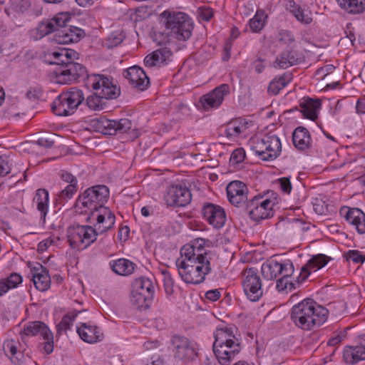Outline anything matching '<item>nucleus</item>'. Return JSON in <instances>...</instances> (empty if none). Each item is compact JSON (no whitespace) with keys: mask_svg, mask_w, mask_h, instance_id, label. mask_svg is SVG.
<instances>
[{"mask_svg":"<svg viewBox=\"0 0 365 365\" xmlns=\"http://www.w3.org/2000/svg\"><path fill=\"white\" fill-rule=\"evenodd\" d=\"M206 240L198 238L180 249V256L176 259L178 274L187 284L203 282L211 272L210 257L205 249Z\"/></svg>","mask_w":365,"mask_h":365,"instance_id":"1","label":"nucleus"},{"mask_svg":"<svg viewBox=\"0 0 365 365\" xmlns=\"http://www.w3.org/2000/svg\"><path fill=\"white\" fill-rule=\"evenodd\" d=\"M327 317L328 310L310 299L294 305L291 312V319L294 324L305 330L321 326L327 321Z\"/></svg>","mask_w":365,"mask_h":365,"instance_id":"2","label":"nucleus"},{"mask_svg":"<svg viewBox=\"0 0 365 365\" xmlns=\"http://www.w3.org/2000/svg\"><path fill=\"white\" fill-rule=\"evenodd\" d=\"M54 58L53 64L59 67L55 71L56 82L60 84H68L86 73L84 66L73 60L78 58V53L72 49H61L51 53Z\"/></svg>","mask_w":365,"mask_h":365,"instance_id":"3","label":"nucleus"},{"mask_svg":"<svg viewBox=\"0 0 365 365\" xmlns=\"http://www.w3.org/2000/svg\"><path fill=\"white\" fill-rule=\"evenodd\" d=\"M86 85L92 88L95 93L86 98V105L89 109L98 111L103 108L102 99H114L119 95V88L108 77L93 74L88 77Z\"/></svg>","mask_w":365,"mask_h":365,"instance_id":"4","label":"nucleus"},{"mask_svg":"<svg viewBox=\"0 0 365 365\" xmlns=\"http://www.w3.org/2000/svg\"><path fill=\"white\" fill-rule=\"evenodd\" d=\"M109 197V190L106 185H96L86 190L76 203L77 212L92 217L94 212L106 208L104 204Z\"/></svg>","mask_w":365,"mask_h":365,"instance_id":"5","label":"nucleus"},{"mask_svg":"<svg viewBox=\"0 0 365 365\" xmlns=\"http://www.w3.org/2000/svg\"><path fill=\"white\" fill-rule=\"evenodd\" d=\"M161 16L165 18L164 24L170 31V38L178 41H186L191 36L193 26L191 19L186 14L164 11Z\"/></svg>","mask_w":365,"mask_h":365,"instance_id":"6","label":"nucleus"},{"mask_svg":"<svg viewBox=\"0 0 365 365\" xmlns=\"http://www.w3.org/2000/svg\"><path fill=\"white\" fill-rule=\"evenodd\" d=\"M84 98L81 90L71 88L68 91L61 93L53 102L51 108L56 115L68 116L74 113Z\"/></svg>","mask_w":365,"mask_h":365,"instance_id":"7","label":"nucleus"},{"mask_svg":"<svg viewBox=\"0 0 365 365\" xmlns=\"http://www.w3.org/2000/svg\"><path fill=\"white\" fill-rule=\"evenodd\" d=\"M98 232L88 225H73L67 230V237L73 249L81 250L87 248L96 240Z\"/></svg>","mask_w":365,"mask_h":365,"instance_id":"8","label":"nucleus"},{"mask_svg":"<svg viewBox=\"0 0 365 365\" xmlns=\"http://www.w3.org/2000/svg\"><path fill=\"white\" fill-rule=\"evenodd\" d=\"M172 351L175 358L185 362L194 360L197 356L196 342L182 336H173L171 339Z\"/></svg>","mask_w":365,"mask_h":365,"instance_id":"9","label":"nucleus"},{"mask_svg":"<svg viewBox=\"0 0 365 365\" xmlns=\"http://www.w3.org/2000/svg\"><path fill=\"white\" fill-rule=\"evenodd\" d=\"M274 205V200H263L261 197L254 196L247 200L245 209L253 220L259 221L273 215Z\"/></svg>","mask_w":365,"mask_h":365,"instance_id":"10","label":"nucleus"},{"mask_svg":"<svg viewBox=\"0 0 365 365\" xmlns=\"http://www.w3.org/2000/svg\"><path fill=\"white\" fill-rule=\"evenodd\" d=\"M243 291L252 302L258 301L263 294L262 284L260 277L254 268L244 270L242 272Z\"/></svg>","mask_w":365,"mask_h":365,"instance_id":"11","label":"nucleus"},{"mask_svg":"<svg viewBox=\"0 0 365 365\" xmlns=\"http://www.w3.org/2000/svg\"><path fill=\"white\" fill-rule=\"evenodd\" d=\"M70 20L67 13H59L53 18L41 21L38 26L31 31L32 36L36 39H41L52 32H56L65 26Z\"/></svg>","mask_w":365,"mask_h":365,"instance_id":"12","label":"nucleus"},{"mask_svg":"<svg viewBox=\"0 0 365 365\" xmlns=\"http://www.w3.org/2000/svg\"><path fill=\"white\" fill-rule=\"evenodd\" d=\"M294 272V265L290 260L277 262L274 259H270L264 262L261 267L262 276L268 280L275 279L281 274L292 276Z\"/></svg>","mask_w":365,"mask_h":365,"instance_id":"13","label":"nucleus"},{"mask_svg":"<svg viewBox=\"0 0 365 365\" xmlns=\"http://www.w3.org/2000/svg\"><path fill=\"white\" fill-rule=\"evenodd\" d=\"M190 190L181 185H173L168 187L164 200L168 206L184 207L191 202Z\"/></svg>","mask_w":365,"mask_h":365,"instance_id":"14","label":"nucleus"},{"mask_svg":"<svg viewBox=\"0 0 365 365\" xmlns=\"http://www.w3.org/2000/svg\"><path fill=\"white\" fill-rule=\"evenodd\" d=\"M230 93L228 84H221L208 93L202 96L200 99L202 108L205 110L217 108L222 103L225 96Z\"/></svg>","mask_w":365,"mask_h":365,"instance_id":"15","label":"nucleus"},{"mask_svg":"<svg viewBox=\"0 0 365 365\" xmlns=\"http://www.w3.org/2000/svg\"><path fill=\"white\" fill-rule=\"evenodd\" d=\"M96 126L105 135H115L118 132H127L131 128L132 123L128 118L115 120L101 117L97 120Z\"/></svg>","mask_w":365,"mask_h":365,"instance_id":"16","label":"nucleus"},{"mask_svg":"<svg viewBox=\"0 0 365 365\" xmlns=\"http://www.w3.org/2000/svg\"><path fill=\"white\" fill-rule=\"evenodd\" d=\"M202 214L204 219L216 229L222 227L227 220L224 209L220 205L210 202L204 205Z\"/></svg>","mask_w":365,"mask_h":365,"instance_id":"17","label":"nucleus"},{"mask_svg":"<svg viewBox=\"0 0 365 365\" xmlns=\"http://www.w3.org/2000/svg\"><path fill=\"white\" fill-rule=\"evenodd\" d=\"M88 219L96 221L94 226L98 235L103 234L111 229L115 222V217L108 207L101 208L94 212L92 217H88Z\"/></svg>","mask_w":365,"mask_h":365,"instance_id":"18","label":"nucleus"},{"mask_svg":"<svg viewBox=\"0 0 365 365\" xmlns=\"http://www.w3.org/2000/svg\"><path fill=\"white\" fill-rule=\"evenodd\" d=\"M228 200L232 205L239 207L244 205L248 199V189L245 183L241 181H232L230 182L226 188Z\"/></svg>","mask_w":365,"mask_h":365,"instance_id":"19","label":"nucleus"},{"mask_svg":"<svg viewBox=\"0 0 365 365\" xmlns=\"http://www.w3.org/2000/svg\"><path fill=\"white\" fill-rule=\"evenodd\" d=\"M340 215L347 222L353 225L359 234L365 233V214L359 208L342 207Z\"/></svg>","mask_w":365,"mask_h":365,"instance_id":"20","label":"nucleus"},{"mask_svg":"<svg viewBox=\"0 0 365 365\" xmlns=\"http://www.w3.org/2000/svg\"><path fill=\"white\" fill-rule=\"evenodd\" d=\"M124 76L130 85L139 91H145L150 85V79L145 71L138 66H133L124 72Z\"/></svg>","mask_w":365,"mask_h":365,"instance_id":"21","label":"nucleus"},{"mask_svg":"<svg viewBox=\"0 0 365 365\" xmlns=\"http://www.w3.org/2000/svg\"><path fill=\"white\" fill-rule=\"evenodd\" d=\"M84 36V31L76 26L66 27V24L58 29L55 34V41L58 44L78 42Z\"/></svg>","mask_w":365,"mask_h":365,"instance_id":"22","label":"nucleus"},{"mask_svg":"<svg viewBox=\"0 0 365 365\" xmlns=\"http://www.w3.org/2000/svg\"><path fill=\"white\" fill-rule=\"evenodd\" d=\"M240 344H220L213 345V351L221 365H229L240 351Z\"/></svg>","mask_w":365,"mask_h":365,"instance_id":"23","label":"nucleus"},{"mask_svg":"<svg viewBox=\"0 0 365 365\" xmlns=\"http://www.w3.org/2000/svg\"><path fill=\"white\" fill-rule=\"evenodd\" d=\"M4 349L6 355L14 365H24L26 361V356L24 354V349L19 341L8 340L4 344Z\"/></svg>","mask_w":365,"mask_h":365,"instance_id":"24","label":"nucleus"},{"mask_svg":"<svg viewBox=\"0 0 365 365\" xmlns=\"http://www.w3.org/2000/svg\"><path fill=\"white\" fill-rule=\"evenodd\" d=\"M236 328L232 326H222L217 328L215 334V341L213 345L228 344L233 346L240 344V340L236 337Z\"/></svg>","mask_w":365,"mask_h":365,"instance_id":"25","label":"nucleus"},{"mask_svg":"<svg viewBox=\"0 0 365 365\" xmlns=\"http://www.w3.org/2000/svg\"><path fill=\"white\" fill-rule=\"evenodd\" d=\"M32 281L35 287L41 291L45 292L51 286V278L48 271L40 264H37L31 268Z\"/></svg>","mask_w":365,"mask_h":365,"instance_id":"26","label":"nucleus"},{"mask_svg":"<svg viewBox=\"0 0 365 365\" xmlns=\"http://www.w3.org/2000/svg\"><path fill=\"white\" fill-rule=\"evenodd\" d=\"M77 332L82 340L89 344L96 343L103 338V334L98 327L87 323H81L77 328Z\"/></svg>","mask_w":365,"mask_h":365,"instance_id":"27","label":"nucleus"},{"mask_svg":"<svg viewBox=\"0 0 365 365\" xmlns=\"http://www.w3.org/2000/svg\"><path fill=\"white\" fill-rule=\"evenodd\" d=\"M173 53L167 47L160 48L145 56L144 63L146 67L160 66L170 60Z\"/></svg>","mask_w":365,"mask_h":365,"instance_id":"28","label":"nucleus"},{"mask_svg":"<svg viewBox=\"0 0 365 365\" xmlns=\"http://www.w3.org/2000/svg\"><path fill=\"white\" fill-rule=\"evenodd\" d=\"M252 125V122L245 118L232 120L227 124L225 135L230 139L239 137Z\"/></svg>","mask_w":365,"mask_h":365,"instance_id":"29","label":"nucleus"},{"mask_svg":"<svg viewBox=\"0 0 365 365\" xmlns=\"http://www.w3.org/2000/svg\"><path fill=\"white\" fill-rule=\"evenodd\" d=\"M61 177L63 181L68 183L58 195L60 200L67 201L73 197L78 190V181L75 176L66 171H61Z\"/></svg>","mask_w":365,"mask_h":365,"instance_id":"30","label":"nucleus"},{"mask_svg":"<svg viewBox=\"0 0 365 365\" xmlns=\"http://www.w3.org/2000/svg\"><path fill=\"white\" fill-rule=\"evenodd\" d=\"M33 204L40 212L41 220L43 223L46 221V216L48 210L49 193L46 189H38L33 199Z\"/></svg>","mask_w":365,"mask_h":365,"instance_id":"31","label":"nucleus"},{"mask_svg":"<svg viewBox=\"0 0 365 365\" xmlns=\"http://www.w3.org/2000/svg\"><path fill=\"white\" fill-rule=\"evenodd\" d=\"M20 334L27 336L40 335L42 337H51V330L43 322L35 321L25 324Z\"/></svg>","mask_w":365,"mask_h":365,"instance_id":"32","label":"nucleus"},{"mask_svg":"<svg viewBox=\"0 0 365 365\" xmlns=\"http://www.w3.org/2000/svg\"><path fill=\"white\" fill-rule=\"evenodd\" d=\"M301 113L304 118L314 121L318 118V112L321 106L320 101L310 98H303L300 102Z\"/></svg>","mask_w":365,"mask_h":365,"instance_id":"33","label":"nucleus"},{"mask_svg":"<svg viewBox=\"0 0 365 365\" xmlns=\"http://www.w3.org/2000/svg\"><path fill=\"white\" fill-rule=\"evenodd\" d=\"M109 266L115 274L121 276L131 274L135 268V264L125 258L111 260Z\"/></svg>","mask_w":365,"mask_h":365,"instance_id":"34","label":"nucleus"},{"mask_svg":"<svg viewBox=\"0 0 365 365\" xmlns=\"http://www.w3.org/2000/svg\"><path fill=\"white\" fill-rule=\"evenodd\" d=\"M300 61V57L294 51L282 53L275 60L274 66L279 68H287L297 64Z\"/></svg>","mask_w":365,"mask_h":365,"instance_id":"35","label":"nucleus"},{"mask_svg":"<svg viewBox=\"0 0 365 365\" xmlns=\"http://www.w3.org/2000/svg\"><path fill=\"white\" fill-rule=\"evenodd\" d=\"M294 145L300 150L308 148L311 143V137L309 131L304 127L297 128L292 134Z\"/></svg>","mask_w":365,"mask_h":365,"instance_id":"36","label":"nucleus"},{"mask_svg":"<svg viewBox=\"0 0 365 365\" xmlns=\"http://www.w3.org/2000/svg\"><path fill=\"white\" fill-rule=\"evenodd\" d=\"M266 144V152L269 160L276 159L282 150V145L279 138L274 134H267L264 135Z\"/></svg>","mask_w":365,"mask_h":365,"instance_id":"37","label":"nucleus"},{"mask_svg":"<svg viewBox=\"0 0 365 365\" xmlns=\"http://www.w3.org/2000/svg\"><path fill=\"white\" fill-rule=\"evenodd\" d=\"M344 359L346 363L350 364L365 360V346H356L346 347L344 351Z\"/></svg>","mask_w":365,"mask_h":365,"instance_id":"38","label":"nucleus"},{"mask_svg":"<svg viewBox=\"0 0 365 365\" xmlns=\"http://www.w3.org/2000/svg\"><path fill=\"white\" fill-rule=\"evenodd\" d=\"M338 5L349 14H359L365 11V0H336Z\"/></svg>","mask_w":365,"mask_h":365,"instance_id":"39","label":"nucleus"},{"mask_svg":"<svg viewBox=\"0 0 365 365\" xmlns=\"http://www.w3.org/2000/svg\"><path fill=\"white\" fill-rule=\"evenodd\" d=\"M288 6L292 15L302 24H309L312 21L311 12L302 9L293 0L289 1Z\"/></svg>","mask_w":365,"mask_h":365,"instance_id":"40","label":"nucleus"},{"mask_svg":"<svg viewBox=\"0 0 365 365\" xmlns=\"http://www.w3.org/2000/svg\"><path fill=\"white\" fill-rule=\"evenodd\" d=\"M153 297H147V295L133 289L131 292L130 302L137 309L145 310L150 307Z\"/></svg>","mask_w":365,"mask_h":365,"instance_id":"41","label":"nucleus"},{"mask_svg":"<svg viewBox=\"0 0 365 365\" xmlns=\"http://www.w3.org/2000/svg\"><path fill=\"white\" fill-rule=\"evenodd\" d=\"M133 289L137 292L143 293L147 297H153L154 286L148 278L140 277L135 280Z\"/></svg>","mask_w":365,"mask_h":365,"instance_id":"42","label":"nucleus"},{"mask_svg":"<svg viewBox=\"0 0 365 365\" xmlns=\"http://www.w3.org/2000/svg\"><path fill=\"white\" fill-rule=\"evenodd\" d=\"M250 147L255 154H257L262 160H269V158L267 157L268 154L266 152L264 136L260 140L258 138L252 140Z\"/></svg>","mask_w":365,"mask_h":365,"instance_id":"43","label":"nucleus"},{"mask_svg":"<svg viewBox=\"0 0 365 365\" xmlns=\"http://www.w3.org/2000/svg\"><path fill=\"white\" fill-rule=\"evenodd\" d=\"M328 262L327 257L324 255L319 254L313 256L305 264L311 272H317Z\"/></svg>","mask_w":365,"mask_h":365,"instance_id":"44","label":"nucleus"},{"mask_svg":"<svg viewBox=\"0 0 365 365\" xmlns=\"http://www.w3.org/2000/svg\"><path fill=\"white\" fill-rule=\"evenodd\" d=\"M81 312L76 310L67 313L61 319V322L56 326L57 334H61L63 331H66L71 328L72 322Z\"/></svg>","mask_w":365,"mask_h":365,"instance_id":"45","label":"nucleus"},{"mask_svg":"<svg viewBox=\"0 0 365 365\" xmlns=\"http://www.w3.org/2000/svg\"><path fill=\"white\" fill-rule=\"evenodd\" d=\"M266 15L262 10L257 11L256 14L252 19L250 20V26L254 32H259L261 31L265 24Z\"/></svg>","mask_w":365,"mask_h":365,"instance_id":"46","label":"nucleus"},{"mask_svg":"<svg viewBox=\"0 0 365 365\" xmlns=\"http://www.w3.org/2000/svg\"><path fill=\"white\" fill-rule=\"evenodd\" d=\"M165 292L168 295H171L174 292V280L170 273L166 269H161Z\"/></svg>","mask_w":365,"mask_h":365,"instance_id":"47","label":"nucleus"},{"mask_svg":"<svg viewBox=\"0 0 365 365\" xmlns=\"http://www.w3.org/2000/svg\"><path fill=\"white\" fill-rule=\"evenodd\" d=\"M282 277L277 281L276 288L279 292H291L295 289V285L293 282L289 280L291 276H285L281 274Z\"/></svg>","mask_w":365,"mask_h":365,"instance_id":"48","label":"nucleus"},{"mask_svg":"<svg viewBox=\"0 0 365 365\" xmlns=\"http://www.w3.org/2000/svg\"><path fill=\"white\" fill-rule=\"evenodd\" d=\"M287 84L284 76L275 78L269 83L268 91L272 95H277L282 88H284Z\"/></svg>","mask_w":365,"mask_h":365,"instance_id":"49","label":"nucleus"},{"mask_svg":"<svg viewBox=\"0 0 365 365\" xmlns=\"http://www.w3.org/2000/svg\"><path fill=\"white\" fill-rule=\"evenodd\" d=\"M12 170V160L4 156H0V178L4 177Z\"/></svg>","mask_w":365,"mask_h":365,"instance_id":"50","label":"nucleus"},{"mask_svg":"<svg viewBox=\"0 0 365 365\" xmlns=\"http://www.w3.org/2000/svg\"><path fill=\"white\" fill-rule=\"evenodd\" d=\"M123 40V36L121 33L111 34L106 41V45L108 48H113L119 45Z\"/></svg>","mask_w":365,"mask_h":365,"instance_id":"51","label":"nucleus"},{"mask_svg":"<svg viewBox=\"0 0 365 365\" xmlns=\"http://www.w3.org/2000/svg\"><path fill=\"white\" fill-rule=\"evenodd\" d=\"M56 138L55 134H51L48 135H45L39 138L37 141L36 144L39 145L40 147H43L45 148H51L55 143L54 138Z\"/></svg>","mask_w":365,"mask_h":365,"instance_id":"52","label":"nucleus"},{"mask_svg":"<svg viewBox=\"0 0 365 365\" xmlns=\"http://www.w3.org/2000/svg\"><path fill=\"white\" fill-rule=\"evenodd\" d=\"M245 158V152L243 148L235 149L230 158V162L232 164H238L242 163Z\"/></svg>","mask_w":365,"mask_h":365,"instance_id":"53","label":"nucleus"},{"mask_svg":"<svg viewBox=\"0 0 365 365\" xmlns=\"http://www.w3.org/2000/svg\"><path fill=\"white\" fill-rule=\"evenodd\" d=\"M346 259L354 263H363L365 261V256L358 250H349L346 253Z\"/></svg>","mask_w":365,"mask_h":365,"instance_id":"54","label":"nucleus"},{"mask_svg":"<svg viewBox=\"0 0 365 365\" xmlns=\"http://www.w3.org/2000/svg\"><path fill=\"white\" fill-rule=\"evenodd\" d=\"M278 183L282 191L286 194H289L292 191V187L290 180L288 178H281L278 179Z\"/></svg>","mask_w":365,"mask_h":365,"instance_id":"55","label":"nucleus"},{"mask_svg":"<svg viewBox=\"0 0 365 365\" xmlns=\"http://www.w3.org/2000/svg\"><path fill=\"white\" fill-rule=\"evenodd\" d=\"M5 281L10 287L15 288L22 282V277L17 273H12Z\"/></svg>","mask_w":365,"mask_h":365,"instance_id":"56","label":"nucleus"},{"mask_svg":"<svg viewBox=\"0 0 365 365\" xmlns=\"http://www.w3.org/2000/svg\"><path fill=\"white\" fill-rule=\"evenodd\" d=\"M279 40L287 45H290L294 41L293 34L288 31H283L279 33Z\"/></svg>","mask_w":365,"mask_h":365,"instance_id":"57","label":"nucleus"},{"mask_svg":"<svg viewBox=\"0 0 365 365\" xmlns=\"http://www.w3.org/2000/svg\"><path fill=\"white\" fill-rule=\"evenodd\" d=\"M45 342L43 343V349L47 354H51L53 350V336L51 331V339L48 337H43Z\"/></svg>","mask_w":365,"mask_h":365,"instance_id":"58","label":"nucleus"},{"mask_svg":"<svg viewBox=\"0 0 365 365\" xmlns=\"http://www.w3.org/2000/svg\"><path fill=\"white\" fill-rule=\"evenodd\" d=\"M311 272L310 269L307 267L306 265L303 266L299 276L297 277V283L300 284L304 282L308 278Z\"/></svg>","mask_w":365,"mask_h":365,"instance_id":"59","label":"nucleus"},{"mask_svg":"<svg viewBox=\"0 0 365 365\" xmlns=\"http://www.w3.org/2000/svg\"><path fill=\"white\" fill-rule=\"evenodd\" d=\"M53 243V240L51 238H47L41 242H40L38 245V251L43 252L46 250Z\"/></svg>","mask_w":365,"mask_h":365,"instance_id":"60","label":"nucleus"},{"mask_svg":"<svg viewBox=\"0 0 365 365\" xmlns=\"http://www.w3.org/2000/svg\"><path fill=\"white\" fill-rule=\"evenodd\" d=\"M220 297V292L217 289L209 290L205 293V297L212 302L217 301Z\"/></svg>","mask_w":365,"mask_h":365,"instance_id":"61","label":"nucleus"},{"mask_svg":"<svg viewBox=\"0 0 365 365\" xmlns=\"http://www.w3.org/2000/svg\"><path fill=\"white\" fill-rule=\"evenodd\" d=\"M213 16V11L210 8H204L200 11V17L205 21H210Z\"/></svg>","mask_w":365,"mask_h":365,"instance_id":"62","label":"nucleus"},{"mask_svg":"<svg viewBox=\"0 0 365 365\" xmlns=\"http://www.w3.org/2000/svg\"><path fill=\"white\" fill-rule=\"evenodd\" d=\"M356 110L358 114H365V99L358 100Z\"/></svg>","mask_w":365,"mask_h":365,"instance_id":"63","label":"nucleus"},{"mask_svg":"<svg viewBox=\"0 0 365 365\" xmlns=\"http://www.w3.org/2000/svg\"><path fill=\"white\" fill-rule=\"evenodd\" d=\"M231 48H232V45L230 42L227 43L225 46V48H224V54L222 56V60L224 61H227L230 59V56H231Z\"/></svg>","mask_w":365,"mask_h":365,"instance_id":"64","label":"nucleus"}]
</instances>
